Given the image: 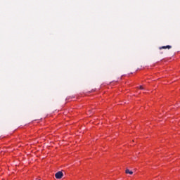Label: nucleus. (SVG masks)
<instances>
[{"mask_svg":"<svg viewBox=\"0 0 180 180\" xmlns=\"http://www.w3.org/2000/svg\"><path fill=\"white\" fill-rule=\"evenodd\" d=\"M125 172L126 174H129V175H133V172L129 169H126Z\"/></svg>","mask_w":180,"mask_h":180,"instance_id":"7ed1b4c3","label":"nucleus"},{"mask_svg":"<svg viewBox=\"0 0 180 180\" xmlns=\"http://www.w3.org/2000/svg\"><path fill=\"white\" fill-rule=\"evenodd\" d=\"M159 49H160V50H162V49L165 50L167 49H168V50H169V49H172V46H171L169 45H167V46H165L160 47Z\"/></svg>","mask_w":180,"mask_h":180,"instance_id":"f03ea898","label":"nucleus"},{"mask_svg":"<svg viewBox=\"0 0 180 180\" xmlns=\"http://www.w3.org/2000/svg\"><path fill=\"white\" fill-rule=\"evenodd\" d=\"M63 174L62 172H58L55 174V176L56 178V179H61L63 176Z\"/></svg>","mask_w":180,"mask_h":180,"instance_id":"f257e3e1","label":"nucleus"},{"mask_svg":"<svg viewBox=\"0 0 180 180\" xmlns=\"http://www.w3.org/2000/svg\"><path fill=\"white\" fill-rule=\"evenodd\" d=\"M145 88L143 87V86H139V89H144Z\"/></svg>","mask_w":180,"mask_h":180,"instance_id":"20e7f679","label":"nucleus"}]
</instances>
